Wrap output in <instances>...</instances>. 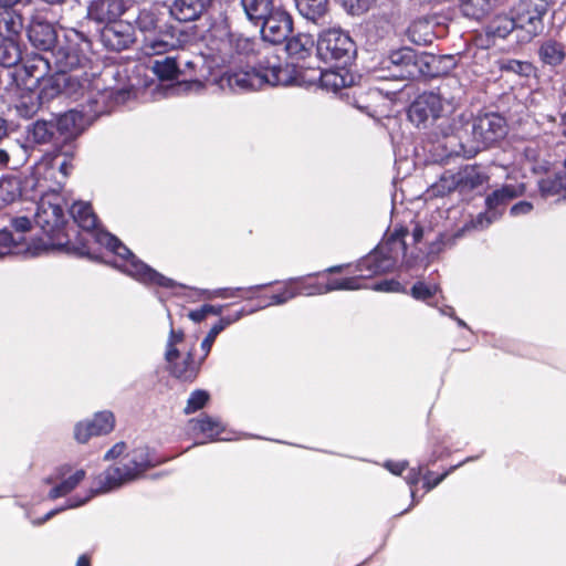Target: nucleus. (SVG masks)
Instances as JSON below:
<instances>
[{"label": "nucleus", "mask_w": 566, "mask_h": 566, "mask_svg": "<svg viewBox=\"0 0 566 566\" xmlns=\"http://www.w3.org/2000/svg\"><path fill=\"white\" fill-rule=\"evenodd\" d=\"M60 93L74 99H84L83 107H90V114L93 115L105 114L129 97L128 91L107 88L101 76L86 70L50 76L43 95L49 98Z\"/></svg>", "instance_id": "1"}, {"label": "nucleus", "mask_w": 566, "mask_h": 566, "mask_svg": "<svg viewBox=\"0 0 566 566\" xmlns=\"http://www.w3.org/2000/svg\"><path fill=\"white\" fill-rule=\"evenodd\" d=\"M71 216L81 229L101 245L116 254L115 266L144 284L172 289L177 284L138 260L116 237L97 228V218L87 202H75Z\"/></svg>", "instance_id": "2"}, {"label": "nucleus", "mask_w": 566, "mask_h": 566, "mask_svg": "<svg viewBox=\"0 0 566 566\" xmlns=\"http://www.w3.org/2000/svg\"><path fill=\"white\" fill-rule=\"evenodd\" d=\"M293 71L289 65L283 66L279 61L270 62L261 65V70H227L220 71L217 65L214 76L212 78L221 91L241 93L248 91H256L265 84L271 86L290 85L294 82Z\"/></svg>", "instance_id": "3"}, {"label": "nucleus", "mask_w": 566, "mask_h": 566, "mask_svg": "<svg viewBox=\"0 0 566 566\" xmlns=\"http://www.w3.org/2000/svg\"><path fill=\"white\" fill-rule=\"evenodd\" d=\"M155 465L147 448H137L126 454L123 460L107 468L95 479L96 488H92L82 499L67 501V509L85 504L96 494L107 493L138 479L148 468Z\"/></svg>", "instance_id": "4"}, {"label": "nucleus", "mask_w": 566, "mask_h": 566, "mask_svg": "<svg viewBox=\"0 0 566 566\" xmlns=\"http://www.w3.org/2000/svg\"><path fill=\"white\" fill-rule=\"evenodd\" d=\"M407 234V229H396L374 251L363 258L357 264L361 275L369 277L392 270L399 255L406 252L403 239Z\"/></svg>", "instance_id": "5"}, {"label": "nucleus", "mask_w": 566, "mask_h": 566, "mask_svg": "<svg viewBox=\"0 0 566 566\" xmlns=\"http://www.w3.org/2000/svg\"><path fill=\"white\" fill-rule=\"evenodd\" d=\"M195 342L186 346V338L182 331L170 329L167 340L165 359L170 374L184 381H192L200 368V363L193 359Z\"/></svg>", "instance_id": "6"}, {"label": "nucleus", "mask_w": 566, "mask_h": 566, "mask_svg": "<svg viewBox=\"0 0 566 566\" xmlns=\"http://www.w3.org/2000/svg\"><path fill=\"white\" fill-rule=\"evenodd\" d=\"M442 111L441 97L436 93H424L411 104L408 117L418 127L427 128L437 123L440 134L447 137L453 133V127L450 119L442 115Z\"/></svg>", "instance_id": "7"}, {"label": "nucleus", "mask_w": 566, "mask_h": 566, "mask_svg": "<svg viewBox=\"0 0 566 566\" xmlns=\"http://www.w3.org/2000/svg\"><path fill=\"white\" fill-rule=\"evenodd\" d=\"M549 8V0H520L514 20L517 25V42H531L544 30V17Z\"/></svg>", "instance_id": "8"}, {"label": "nucleus", "mask_w": 566, "mask_h": 566, "mask_svg": "<svg viewBox=\"0 0 566 566\" xmlns=\"http://www.w3.org/2000/svg\"><path fill=\"white\" fill-rule=\"evenodd\" d=\"M49 61L56 74H69L86 70L90 60L85 54L83 44L65 40L57 42L51 52Z\"/></svg>", "instance_id": "9"}, {"label": "nucleus", "mask_w": 566, "mask_h": 566, "mask_svg": "<svg viewBox=\"0 0 566 566\" xmlns=\"http://www.w3.org/2000/svg\"><path fill=\"white\" fill-rule=\"evenodd\" d=\"M317 53L325 61L347 63L355 53L350 36L338 29L324 31L317 41Z\"/></svg>", "instance_id": "10"}, {"label": "nucleus", "mask_w": 566, "mask_h": 566, "mask_svg": "<svg viewBox=\"0 0 566 566\" xmlns=\"http://www.w3.org/2000/svg\"><path fill=\"white\" fill-rule=\"evenodd\" d=\"M35 223L50 237H53L64 226V212L61 196L53 191L45 193L38 202L34 214Z\"/></svg>", "instance_id": "11"}, {"label": "nucleus", "mask_w": 566, "mask_h": 566, "mask_svg": "<svg viewBox=\"0 0 566 566\" xmlns=\"http://www.w3.org/2000/svg\"><path fill=\"white\" fill-rule=\"evenodd\" d=\"M261 25L262 39L272 44L283 43L292 32L293 22L291 15L283 6L275 7L264 19Z\"/></svg>", "instance_id": "12"}, {"label": "nucleus", "mask_w": 566, "mask_h": 566, "mask_svg": "<svg viewBox=\"0 0 566 566\" xmlns=\"http://www.w3.org/2000/svg\"><path fill=\"white\" fill-rule=\"evenodd\" d=\"M524 191L525 188L523 185H504L502 188L493 191L486 198V207L489 211L486 213H480L476 217L474 227L483 229L491 224L499 217L496 209L500 206L505 205L507 201L522 196Z\"/></svg>", "instance_id": "13"}, {"label": "nucleus", "mask_w": 566, "mask_h": 566, "mask_svg": "<svg viewBox=\"0 0 566 566\" xmlns=\"http://www.w3.org/2000/svg\"><path fill=\"white\" fill-rule=\"evenodd\" d=\"M97 116L90 114V107L71 109L57 117L55 128L65 140L74 138Z\"/></svg>", "instance_id": "14"}, {"label": "nucleus", "mask_w": 566, "mask_h": 566, "mask_svg": "<svg viewBox=\"0 0 566 566\" xmlns=\"http://www.w3.org/2000/svg\"><path fill=\"white\" fill-rule=\"evenodd\" d=\"M134 41V29L129 23L114 22L107 24L101 32V42L113 51L128 49Z\"/></svg>", "instance_id": "15"}, {"label": "nucleus", "mask_w": 566, "mask_h": 566, "mask_svg": "<svg viewBox=\"0 0 566 566\" xmlns=\"http://www.w3.org/2000/svg\"><path fill=\"white\" fill-rule=\"evenodd\" d=\"M505 133L504 118L496 114H488L480 117L473 125L474 138L484 146L495 143L502 138Z\"/></svg>", "instance_id": "16"}, {"label": "nucleus", "mask_w": 566, "mask_h": 566, "mask_svg": "<svg viewBox=\"0 0 566 566\" xmlns=\"http://www.w3.org/2000/svg\"><path fill=\"white\" fill-rule=\"evenodd\" d=\"M127 9L125 0H94L88 6L87 14L93 21L111 24L117 22Z\"/></svg>", "instance_id": "17"}, {"label": "nucleus", "mask_w": 566, "mask_h": 566, "mask_svg": "<svg viewBox=\"0 0 566 566\" xmlns=\"http://www.w3.org/2000/svg\"><path fill=\"white\" fill-rule=\"evenodd\" d=\"M27 32L32 45L44 53L51 52L59 42L53 25L40 18L31 20Z\"/></svg>", "instance_id": "18"}, {"label": "nucleus", "mask_w": 566, "mask_h": 566, "mask_svg": "<svg viewBox=\"0 0 566 566\" xmlns=\"http://www.w3.org/2000/svg\"><path fill=\"white\" fill-rule=\"evenodd\" d=\"M115 419L112 412L102 411L87 422H80L75 427V438L78 442H86L93 436L107 434L114 429Z\"/></svg>", "instance_id": "19"}, {"label": "nucleus", "mask_w": 566, "mask_h": 566, "mask_svg": "<svg viewBox=\"0 0 566 566\" xmlns=\"http://www.w3.org/2000/svg\"><path fill=\"white\" fill-rule=\"evenodd\" d=\"M179 73L187 75L193 72L197 76L196 80H205L212 82L214 76L217 62L214 57H205L202 55L195 56L191 60L186 59L184 55L177 56Z\"/></svg>", "instance_id": "20"}, {"label": "nucleus", "mask_w": 566, "mask_h": 566, "mask_svg": "<svg viewBox=\"0 0 566 566\" xmlns=\"http://www.w3.org/2000/svg\"><path fill=\"white\" fill-rule=\"evenodd\" d=\"M388 67L395 69L394 75L400 78H411L417 75L419 67L416 63V54L409 48H402L390 53L387 59Z\"/></svg>", "instance_id": "21"}, {"label": "nucleus", "mask_w": 566, "mask_h": 566, "mask_svg": "<svg viewBox=\"0 0 566 566\" xmlns=\"http://www.w3.org/2000/svg\"><path fill=\"white\" fill-rule=\"evenodd\" d=\"M205 8V0H175L169 8V13L180 22H189L197 20Z\"/></svg>", "instance_id": "22"}, {"label": "nucleus", "mask_w": 566, "mask_h": 566, "mask_svg": "<svg viewBox=\"0 0 566 566\" xmlns=\"http://www.w3.org/2000/svg\"><path fill=\"white\" fill-rule=\"evenodd\" d=\"M501 3L502 0H463L460 10L464 17L480 21L493 12Z\"/></svg>", "instance_id": "23"}, {"label": "nucleus", "mask_w": 566, "mask_h": 566, "mask_svg": "<svg viewBox=\"0 0 566 566\" xmlns=\"http://www.w3.org/2000/svg\"><path fill=\"white\" fill-rule=\"evenodd\" d=\"M12 226H13L14 230L18 232V235L14 237L9 231V233L12 237V239L23 243L25 248H32V247L40 245L39 253L34 254V256L41 255L43 252H46L49 250L50 244L48 242H45L44 240H42V239H33L31 242H27L25 241V239L23 237V233H25L27 231H29L31 229V221L29 220V218H27V217L15 218L13 220V222H12ZM6 231L8 232V230H6ZM9 254L10 253H8L7 255H9ZM20 254L33 258V254H30L27 251L25 252H21Z\"/></svg>", "instance_id": "24"}, {"label": "nucleus", "mask_w": 566, "mask_h": 566, "mask_svg": "<svg viewBox=\"0 0 566 566\" xmlns=\"http://www.w3.org/2000/svg\"><path fill=\"white\" fill-rule=\"evenodd\" d=\"M23 30L22 15L15 10H4L0 13V38L21 39Z\"/></svg>", "instance_id": "25"}, {"label": "nucleus", "mask_w": 566, "mask_h": 566, "mask_svg": "<svg viewBox=\"0 0 566 566\" xmlns=\"http://www.w3.org/2000/svg\"><path fill=\"white\" fill-rule=\"evenodd\" d=\"M241 8L247 19L259 25L274 10L272 0H241Z\"/></svg>", "instance_id": "26"}, {"label": "nucleus", "mask_w": 566, "mask_h": 566, "mask_svg": "<svg viewBox=\"0 0 566 566\" xmlns=\"http://www.w3.org/2000/svg\"><path fill=\"white\" fill-rule=\"evenodd\" d=\"M24 69L29 76L34 78L35 83L41 84V93L43 94L45 82L49 80L45 75L53 70L52 63L49 61V52L29 60Z\"/></svg>", "instance_id": "27"}, {"label": "nucleus", "mask_w": 566, "mask_h": 566, "mask_svg": "<svg viewBox=\"0 0 566 566\" xmlns=\"http://www.w3.org/2000/svg\"><path fill=\"white\" fill-rule=\"evenodd\" d=\"M190 424L192 431L201 432L210 440H230L228 437H221V433L224 431V426L219 419L202 416L196 420H191Z\"/></svg>", "instance_id": "28"}, {"label": "nucleus", "mask_w": 566, "mask_h": 566, "mask_svg": "<svg viewBox=\"0 0 566 566\" xmlns=\"http://www.w3.org/2000/svg\"><path fill=\"white\" fill-rule=\"evenodd\" d=\"M318 81L322 88L336 93L349 86L353 82V76L347 72L326 70L319 72Z\"/></svg>", "instance_id": "29"}, {"label": "nucleus", "mask_w": 566, "mask_h": 566, "mask_svg": "<svg viewBox=\"0 0 566 566\" xmlns=\"http://www.w3.org/2000/svg\"><path fill=\"white\" fill-rule=\"evenodd\" d=\"M86 476V472L83 469H78L71 474L62 472L61 481L51 489L49 497L55 500L71 493Z\"/></svg>", "instance_id": "30"}, {"label": "nucleus", "mask_w": 566, "mask_h": 566, "mask_svg": "<svg viewBox=\"0 0 566 566\" xmlns=\"http://www.w3.org/2000/svg\"><path fill=\"white\" fill-rule=\"evenodd\" d=\"M22 60L20 40L0 38V64L3 67L15 66Z\"/></svg>", "instance_id": "31"}, {"label": "nucleus", "mask_w": 566, "mask_h": 566, "mask_svg": "<svg viewBox=\"0 0 566 566\" xmlns=\"http://www.w3.org/2000/svg\"><path fill=\"white\" fill-rule=\"evenodd\" d=\"M302 17L317 21L327 11L328 0H291Z\"/></svg>", "instance_id": "32"}, {"label": "nucleus", "mask_w": 566, "mask_h": 566, "mask_svg": "<svg viewBox=\"0 0 566 566\" xmlns=\"http://www.w3.org/2000/svg\"><path fill=\"white\" fill-rule=\"evenodd\" d=\"M314 48V40L308 34H298L296 36L291 38L286 45L285 50L290 56L304 60L307 57Z\"/></svg>", "instance_id": "33"}, {"label": "nucleus", "mask_w": 566, "mask_h": 566, "mask_svg": "<svg viewBox=\"0 0 566 566\" xmlns=\"http://www.w3.org/2000/svg\"><path fill=\"white\" fill-rule=\"evenodd\" d=\"M242 316H244V310H241V311L237 312L232 316L222 317L216 325H213L211 327V329L209 331L208 335L206 336V338L201 343V349L203 352V358L202 359H205L208 356V354L210 353L211 347H212L217 336L227 326H229L230 324L239 321Z\"/></svg>", "instance_id": "34"}, {"label": "nucleus", "mask_w": 566, "mask_h": 566, "mask_svg": "<svg viewBox=\"0 0 566 566\" xmlns=\"http://www.w3.org/2000/svg\"><path fill=\"white\" fill-rule=\"evenodd\" d=\"M517 39V25L514 18L497 17L488 27L486 34L493 39H505L511 33Z\"/></svg>", "instance_id": "35"}, {"label": "nucleus", "mask_w": 566, "mask_h": 566, "mask_svg": "<svg viewBox=\"0 0 566 566\" xmlns=\"http://www.w3.org/2000/svg\"><path fill=\"white\" fill-rule=\"evenodd\" d=\"M541 60L548 65H558L565 59L564 46L556 41H545L539 48Z\"/></svg>", "instance_id": "36"}, {"label": "nucleus", "mask_w": 566, "mask_h": 566, "mask_svg": "<svg viewBox=\"0 0 566 566\" xmlns=\"http://www.w3.org/2000/svg\"><path fill=\"white\" fill-rule=\"evenodd\" d=\"M149 67L161 80H171L179 74L177 57L172 56L154 60Z\"/></svg>", "instance_id": "37"}, {"label": "nucleus", "mask_w": 566, "mask_h": 566, "mask_svg": "<svg viewBox=\"0 0 566 566\" xmlns=\"http://www.w3.org/2000/svg\"><path fill=\"white\" fill-rule=\"evenodd\" d=\"M40 245L25 248L23 243L12 239L11 234L7 231H0V259L8 253L29 252L30 254L39 253Z\"/></svg>", "instance_id": "38"}, {"label": "nucleus", "mask_w": 566, "mask_h": 566, "mask_svg": "<svg viewBox=\"0 0 566 566\" xmlns=\"http://www.w3.org/2000/svg\"><path fill=\"white\" fill-rule=\"evenodd\" d=\"M539 190L543 197L549 198L559 196L566 198V177H547L539 181Z\"/></svg>", "instance_id": "39"}, {"label": "nucleus", "mask_w": 566, "mask_h": 566, "mask_svg": "<svg viewBox=\"0 0 566 566\" xmlns=\"http://www.w3.org/2000/svg\"><path fill=\"white\" fill-rule=\"evenodd\" d=\"M136 23L138 29L144 33H151L156 31H161L160 18L157 12V9L149 8L140 10Z\"/></svg>", "instance_id": "40"}, {"label": "nucleus", "mask_w": 566, "mask_h": 566, "mask_svg": "<svg viewBox=\"0 0 566 566\" xmlns=\"http://www.w3.org/2000/svg\"><path fill=\"white\" fill-rule=\"evenodd\" d=\"M458 172L461 190H471L483 184V176L473 166H465Z\"/></svg>", "instance_id": "41"}, {"label": "nucleus", "mask_w": 566, "mask_h": 566, "mask_svg": "<svg viewBox=\"0 0 566 566\" xmlns=\"http://www.w3.org/2000/svg\"><path fill=\"white\" fill-rule=\"evenodd\" d=\"M54 129H56L55 124L45 120H36L32 125L30 136L34 143L45 144L52 139Z\"/></svg>", "instance_id": "42"}, {"label": "nucleus", "mask_w": 566, "mask_h": 566, "mask_svg": "<svg viewBox=\"0 0 566 566\" xmlns=\"http://www.w3.org/2000/svg\"><path fill=\"white\" fill-rule=\"evenodd\" d=\"M290 285L297 291V295H319L325 294V284L312 282L306 279H292L289 281Z\"/></svg>", "instance_id": "43"}, {"label": "nucleus", "mask_w": 566, "mask_h": 566, "mask_svg": "<svg viewBox=\"0 0 566 566\" xmlns=\"http://www.w3.org/2000/svg\"><path fill=\"white\" fill-rule=\"evenodd\" d=\"M458 178L459 172L446 171L441 175L439 181L433 185V192L443 196L452 190L460 189V181Z\"/></svg>", "instance_id": "44"}, {"label": "nucleus", "mask_w": 566, "mask_h": 566, "mask_svg": "<svg viewBox=\"0 0 566 566\" xmlns=\"http://www.w3.org/2000/svg\"><path fill=\"white\" fill-rule=\"evenodd\" d=\"M499 67L502 72H510L522 76H528L532 72L531 63L513 59H503L499 61Z\"/></svg>", "instance_id": "45"}, {"label": "nucleus", "mask_w": 566, "mask_h": 566, "mask_svg": "<svg viewBox=\"0 0 566 566\" xmlns=\"http://www.w3.org/2000/svg\"><path fill=\"white\" fill-rule=\"evenodd\" d=\"M297 296V291L290 285V282H286L284 290L281 293L273 294L270 298L271 301L264 305L259 306L258 308H252L249 311H244V315L251 314L260 308H264L270 305H281L286 303L287 301Z\"/></svg>", "instance_id": "46"}, {"label": "nucleus", "mask_w": 566, "mask_h": 566, "mask_svg": "<svg viewBox=\"0 0 566 566\" xmlns=\"http://www.w3.org/2000/svg\"><path fill=\"white\" fill-rule=\"evenodd\" d=\"M325 286L326 293L339 290H358L366 287L365 285L359 284L358 277L331 279Z\"/></svg>", "instance_id": "47"}, {"label": "nucleus", "mask_w": 566, "mask_h": 566, "mask_svg": "<svg viewBox=\"0 0 566 566\" xmlns=\"http://www.w3.org/2000/svg\"><path fill=\"white\" fill-rule=\"evenodd\" d=\"M19 196L20 188L15 180L6 179L0 181V199L3 203L13 202Z\"/></svg>", "instance_id": "48"}, {"label": "nucleus", "mask_w": 566, "mask_h": 566, "mask_svg": "<svg viewBox=\"0 0 566 566\" xmlns=\"http://www.w3.org/2000/svg\"><path fill=\"white\" fill-rule=\"evenodd\" d=\"M439 291L438 285H427L423 282H417L411 289V295L416 300L429 302V300Z\"/></svg>", "instance_id": "49"}, {"label": "nucleus", "mask_w": 566, "mask_h": 566, "mask_svg": "<svg viewBox=\"0 0 566 566\" xmlns=\"http://www.w3.org/2000/svg\"><path fill=\"white\" fill-rule=\"evenodd\" d=\"M209 399V395L205 390H196L191 394L185 408L186 413L195 412L201 409Z\"/></svg>", "instance_id": "50"}, {"label": "nucleus", "mask_w": 566, "mask_h": 566, "mask_svg": "<svg viewBox=\"0 0 566 566\" xmlns=\"http://www.w3.org/2000/svg\"><path fill=\"white\" fill-rule=\"evenodd\" d=\"M170 46L171 45L163 39H157V38H151V36L145 38L144 50L149 55L163 54V53L167 52Z\"/></svg>", "instance_id": "51"}, {"label": "nucleus", "mask_w": 566, "mask_h": 566, "mask_svg": "<svg viewBox=\"0 0 566 566\" xmlns=\"http://www.w3.org/2000/svg\"><path fill=\"white\" fill-rule=\"evenodd\" d=\"M263 286L264 285H255V286H251L249 289H242V287H237V289H219V290L213 291L211 293V295H209V297H223V298L237 297V296H239L240 292L252 293L254 291H259Z\"/></svg>", "instance_id": "52"}, {"label": "nucleus", "mask_w": 566, "mask_h": 566, "mask_svg": "<svg viewBox=\"0 0 566 566\" xmlns=\"http://www.w3.org/2000/svg\"><path fill=\"white\" fill-rule=\"evenodd\" d=\"M373 290L378 292H402L403 287L398 281L385 280L380 283L375 284L373 286Z\"/></svg>", "instance_id": "53"}, {"label": "nucleus", "mask_w": 566, "mask_h": 566, "mask_svg": "<svg viewBox=\"0 0 566 566\" xmlns=\"http://www.w3.org/2000/svg\"><path fill=\"white\" fill-rule=\"evenodd\" d=\"M394 0H357V11L365 12L371 7H388Z\"/></svg>", "instance_id": "54"}, {"label": "nucleus", "mask_w": 566, "mask_h": 566, "mask_svg": "<svg viewBox=\"0 0 566 566\" xmlns=\"http://www.w3.org/2000/svg\"><path fill=\"white\" fill-rule=\"evenodd\" d=\"M533 209V206L531 202L527 201H521L516 205H514L511 208V214L513 216H520V214H526Z\"/></svg>", "instance_id": "55"}, {"label": "nucleus", "mask_w": 566, "mask_h": 566, "mask_svg": "<svg viewBox=\"0 0 566 566\" xmlns=\"http://www.w3.org/2000/svg\"><path fill=\"white\" fill-rule=\"evenodd\" d=\"M125 443L123 442H119V443H116L106 454H105V459L106 460H109V459H115V458H118L125 450Z\"/></svg>", "instance_id": "56"}, {"label": "nucleus", "mask_w": 566, "mask_h": 566, "mask_svg": "<svg viewBox=\"0 0 566 566\" xmlns=\"http://www.w3.org/2000/svg\"><path fill=\"white\" fill-rule=\"evenodd\" d=\"M385 467L394 474H401V472L406 469V462H386Z\"/></svg>", "instance_id": "57"}, {"label": "nucleus", "mask_w": 566, "mask_h": 566, "mask_svg": "<svg viewBox=\"0 0 566 566\" xmlns=\"http://www.w3.org/2000/svg\"><path fill=\"white\" fill-rule=\"evenodd\" d=\"M447 475H448V472H444L443 474H441L440 476H438L437 479H434L432 481L429 479V476H426L424 488L427 489V491L432 490L438 484H440L446 479Z\"/></svg>", "instance_id": "58"}, {"label": "nucleus", "mask_w": 566, "mask_h": 566, "mask_svg": "<svg viewBox=\"0 0 566 566\" xmlns=\"http://www.w3.org/2000/svg\"><path fill=\"white\" fill-rule=\"evenodd\" d=\"M206 317H207V314H206L203 306L199 310L191 311L189 313V318L197 323L203 321Z\"/></svg>", "instance_id": "59"}, {"label": "nucleus", "mask_w": 566, "mask_h": 566, "mask_svg": "<svg viewBox=\"0 0 566 566\" xmlns=\"http://www.w3.org/2000/svg\"><path fill=\"white\" fill-rule=\"evenodd\" d=\"M203 307H205L207 315L208 314L220 315L224 308L223 305L214 306V305H209V304L203 305Z\"/></svg>", "instance_id": "60"}, {"label": "nucleus", "mask_w": 566, "mask_h": 566, "mask_svg": "<svg viewBox=\"0 0 566 566\" xmlns=\"http://www.w3.org/2000/svg\"><path fill=\"white\" fill-rule=\"evenodd\" d=\"M65 507H61V509H56V510H52L50 512H48L41 520H38V521H33L32 523L34 525H40L42 523H44L45 521L50 520L51 517H53L55 514H57L59 512L63 511Z\"/></svg>", "instance_id": "61"}, {"label": "nucleus", "mask_w": 566, "mask_h": 566, "mask_svg": "<svg viewBox=\"0 0 566 566\" xmlns=\"http://www.w3.org/2000/svg\"><path fill=\"white\" fill-rule=\"evenodd\" d=\"M59 169L63 177L66 178L69 176L71 165L66 161V159H64L59 164Z\"/></svg>", "instance_id": "62"}, {"label": "nucleus", "mask_w": 566, "mask_h": 566, "mask_svg": "<svg viewBox=\"0 0 566 566\" xmlns=\"http://www.w3.org/2000/svg\"><path fill=\"white\" fill-rule=\"evenodd\" d=\"M21 0H0V9L12 10L11 8Z\"/></svg>", "instance_id": "63"}, {"label": "nucleus", "mask_w": 566, "mask_h": 566, "mask_svg": "<svg viewBox=\"0 0 566 566\" xmlns=\"http://www.w3.org/2000/svg\"><path fill=\"white\" fill-rule=\"evenodd\" d=\"M559 127L560 135L566 138V112L560 115Z\"/></svg>", "instance_id": "64"}]
</instances>
